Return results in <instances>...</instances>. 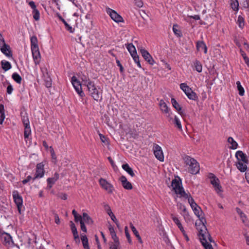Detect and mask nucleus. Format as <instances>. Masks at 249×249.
<instances>
[{"label":"nucleus","mask_w":249,"mask_h":249,"mask_svg":"<svg viewBox=\"0 0 249 249\" xmlns=\"http://www.w3.org/2000/svg\"><path fill=\"white\" fill-rule=\"evenodd\" d=\"M228 142L231 144L230 146V149H236L237 148L238 143L232 137H230L228 138Z\"/></svg>","instance_id":"nucleus-25"},{"label":"nucleus","mask_w":249,"mask_h":249,"mask_svg":"<svg viewBox=\"0 0 249 249\" xmlns=\"http://www.w3.org/2000/svg\"><path fill=\"white\" fill-rule=\"evenodd\" d=\"M180 89L184 92L187 97L191 100H195L197 98L196 93L185 83L180 85Z\"/></svg>","instance_id":"nucleus-5"},{"label":"nucleus","mask_w":249,"mask_h":249,"mask_svg":"<svg viewBox=\"0 0 249 249\" xmlns=\"http://www.w3.org/2000/svg\"><path fill=\"white\" fill-rule=\"evenodd\" d=\"M33 18L36 20H38L40 18V13L39 11L36 9H34V10H33Z\"/></svg>","instance_id":"nucleus-42"},{"label":"nucleus","mask_w":249,"mask_h":249,"mask_svg":"<svg viewBox=\"0 0 249 249\" xmlns=\"http://www.w3.org/2000/svg\"><path fill=\"white\" fill-rule=\"evenodd\" d=\"M29 5L33 9V10H34V9H36L35 3L33 1H30L29 2Z\"/></svg>","instance_id":"nucleus-62"},{"label":"nucleus","mask_w":249,"mask_h":249,"mask_svg":"<svg viewBox=\"0 0 249 249\" xmlns=\"http://www.w3.org/2000/svg\"><path fill=\"white\" fill-rule=\"evenodd\" d=\"M99 136L102 142L106 143V142H107L106 138L103 134H100Z\"/></svg>","instance_id":"nucleus-56"},{"label":"nucleus","mask_w":249,"mask_h":249,"mask_svg":"<svg viewBox=\"0 0 249 249\" xmlns=\"http://www.w3.org/2000/svg\"><path fill=\"white\" fill-rule=\"evenodd\" d=\"M104 208L106 211H107V213L109 215L113 213L110 206L108 204L105 205Z\"/></svg>","instance_id":"nucleus-46"},{"label":"nucleus","mask_w":249,"mask_h":249,"mask_svg":"<svg viewBox=\"0 0 249 249\" xmlns=\"http://www.w3.org/2000/svg\"><path fill=\"white\" fill-rule=\"evenodd\" d=\"M123 187L126 190H131L133 188L132 184L129 182L125 177L122 176L120 178Z\"/></svg>","instance_id":"nucleus-16"},{"label":"nucleus","mask_w":249,"mask_h":249,"mask_svg":"<svg viewBox=\"0 0 249 249\" xmlns=\"http://www.w3.org/2000/svg\"><path fill=\"white\" fill-rule=\"evenodd\" d=\"M171 187L175 193L179 196L184 198L188 197V194L185 193L182 186L181 181L180 179H174L172 181Z\"/></svg>","instance_id":"nucleus-4"},{"label":"nucleus","mask_w":249,"mask_h":249,"mask_svg":"<svg viewBox=\"0 0 249 249\" xmlns=\"http://www.w3.org/2000/svg\"><path fill=\"white\" fill-rule=\"evenodd\" d=\"M81 240L85 249H89L88 240L86 235L81 236Z\"/></svg>","instance_id":"nucleus-36"},{"label":"nucleus","mask_w":249,"mask_h":249,"mask_svg":"<svg viewBox=\"0 0 249 249\" xmlns=\"http://www.w3.org/2000/svg\"><path fill=\"white\" fill-rule=\"evenodd\" d=\"M58 197L63 200H66L67 199V194L64 193L59 194Z\"/></svg>","instance_id":"nucleus-55"},{"label":"nucleus","mask_w":249,"mask_h":249,"mask_svg":"<svg viewBox=\"0 0 249 249\" xmlns=\"http://www.w3.org/2000/svg\"><path fill=\"white\" fill-rule=\"evenodd\" d=\"M124 231H125V235H126V237L127 239V241L128 242V243L129 244H131L132 243V240L131 239V238H130V235L128 232V228H127V227H125V228H124Z\"/></svg>","instance_id":"nucleus-44"},{"label":"nucleus","mask_w":249,"mask_h":249,"mask_svg":"<svg viewBox=\"0 0 249 249\" xmlns=\"http://www.w3.org/2000/svg\"><path fill=\"white\" fill-rule=\"evenodd\" d=\"M31 134V130L30 125L24 126V137L25 139L28 138Z\"/></svg>","instance_id":"nucleus-35"},{"label":"nucleus","mask_w":249,"mask_h":249,"mask_svg":"<svg viewBox=\"0 0 249 249\" xmlns=\"http://www.w3.org/2000/svg\"><path fill=\"white\" fill-rule=\"evenodd\" d=\"M1 240L2 243L6 247H12L14 244L12 237L7 233H3L1 234Z\"/></svg>","instance_id":"nucleus-11"},{"label":"nucleus","mask_w":249,"mask_h":249,"mask_svg":"<svg viewBox=\"0 0 249 249\" xmlns=\"http://www.w3.org/2000/svg\"><path fill=\"white\" fill-rule=\"evenodd\" d=\"M31 50L38 49V40L36 36H32L31 38Z\"/></svg>","instance_id":"nucleus-22"},{"label":"nucleus","mask_w":249,"mask_h":249,"mask_svg":"<svg viewBox=\"0 0 249 249\" xmlns=\"http://www.w3.org/2000/svg\"><path fill=\"white\" fill-rule=\"evenodd\" d=\"M87 224H90L92 223V220L91 217L86 213H83V219Z\"/></svg>","instance_id":"nucleus-32"},{"label":"nucleus","mask_w":249,"mask_h":249,"mask_svg":"<svg viewBox=\"0 0 249 249\" xmlns=\"http://www.w3.org/2000/svg\"><path fill=\"white\" fill-rule=\"evenodd\" d=\"M141 53L143 58L150 65H153L155 61L150 53L145 49H141Z\"/></svg>","instance_id":"nucleus-14"},{"label":"nucleus","mask_w":249,"mask_h":249,"mask_svg":"<svg viewBox=\"0 0 249 249\" xmlns=\"http://www.w3.org/2000/svg\"><path fill=\"white\" fill-rule=\"evenodd\" d=\"M48 184H51L53 185L56 182L55 180L53 178H49L47 179Z\"/></svg>","instance_id":"nucleus-54"},{"label":"nucleus","mask_w":249,"mask_h":249,"mask_svg":"<svg viewBox=\"0 0 249 249\" xmlns=\"http://www.w3.org/2000/svg\"><path fill=\"white\" fill-rule=\"evenodd\" d=\"M153 151L156 158L160 161H163L164 156L161 147L158 144H155Z\"/></svg>","instance_id":"nucleus-13"},{"label":"nucleus","mask_w":249,"mask_h":249,"mask_svg":"<svg viewBox=\"0 0 249 249\" xmlns=\"http://www.w3.org/2000/svg\"><path fill=\"white\" fill-rule=\"evenodd\" d=\"M44 164L43 162L39 163L37 164L36 167V172L35 177L33 178V180H35L36 178H41L44 175Z\"/></svg>","instance_id":"nucleus-12"},{"label":"nucleus","mask_w":249,"mask_h":249,"mask_svg":"<svg viewBox=\"0 0 249 249\" xmlns=\"http://www.w3.org/2000/svg\"><path fill=\"white\" fill-rule=\"evenodd\" d=\"M106 11L111 19L116 22L119 23L124 22V19L122 16L118 14L115 10L109 8H107Z\"/></svg>","instance_id":"nucleus-7"},{"label":"nucleus","mask_w":249,"mask_h":249,"mask_svg":"<svg viewBox=\"0 0 249 249\" xmlns=\"http://www.w3.org/2000/svg\"><path fill=\"white\" fill-rule=\"evenodd\" d=\"M50 149H51L50 152H51L52 157L53 159H54L55 160L56 159V156H55L54 150L52 148V146L50 147Z\"/></svg>","instance_id":"nucleus-60"},{"label":"nucleus","mask_w":249,"mask_h":249,"mask_svg":"<svg viewBox=\"0 0 249 249\" xmlns=\"http://www.w3.org/2000/svg\"><path fill=\"white\" fill-rule=\"evenodd\" d=\"M65 27H66V28L67 29V30L68 31H69L70 33H73L74 32V29L72 28V27L70 26L68 24V25L65 26Z\"/></svg>","instance_id":"nucleus-64"},{"label":"nucleus","mask_w":249,"mask_h":249,"mask_svg":"<svg viewBox=\"0 0 249 249\" xmlns=\"http://www.w3.org/2000/svg\"><path fill=\"white\" fill-rule=\"evenodd\" d=\"M120 245V243H114V244H111L110 246L109 249H118V247Z\"/></svg>","instance_id":"nucleus-51"},{"label":"nucleus","mask_w":249,"mask_h":249,"mask_svg":"<svg viewBox=\"0 0 249 249\" xmlns=\"http://www.w3.org/2000/svg\"><path fill=\"white\" fill-rule=\"evenodd\" d=\"M178 26L177 25H174L173 27V31L175 34L180 36V31L178 29Z\"/></svg>","instance_id":"nucleus-45"},{"label":"nucleus","mask_w":249,"mask_h":249,"mask_svg":"<svg viewBox=\"0 0 249 249\" xmlns=\"http://www.w3.org/2000/svg\"><path fill=\"white\" fill-rule=\"evenodd\" d=\"M80 226H81V230L85 232H87V229H86V227L85 225V224H84V222L83 221V220H80Z\"/></svg>","instance_id":"nucleus-50"},{"label":"nucleus","mask_w":249,"mask_h":249,"mask_svg":"<svg viewBox=\"0 0 249 249\" xmlns=\"http://www.w3.org/2000/svg\"><path fill=\"white\" fill-rule=\"evenodd\" d=\"M1 52L6 56L12 57V54L11 51L10 47L9 45L6 44L0 47Z\"/></svg>","instance_id":"nucleus-19"},{"label":"nucleus","mask_w":249,"mask_h":249,"mask_svg":"<svg viewBox=\"0 0 249 249\" xmlns=\"http://www.w3.org/2000/svg\"><path fill=\"white\" fill-rule=\"evenodd\" d=\"M231 8L235 11H237L239 9V3L237 0H231Z\"/></svg>","instance_id":"nucleus-33"},{"label":"nucleus","mask_w":249,"mask_h":249,"mask_svg":"<svg viewBox=\"0 0 249 249\" xmlns=\"http://www.w3.org/2000/svg\"><path fill=\"white\" fill-rule=\"evenodd\" d=\"M45 85L47 88H49L51 87L52 85V81L50 78L49 80H46Z\"/></svg>","instance_id":"nucleus-63"},{"label":"nucleus","mask_w":249,"mask_h":249,"mask_svg":"<svg viewBox=\"0 0 249 249\" xmlns=\"http://www.w3.org/2000/svg\"><path fill=\"white\" fill-rule=\"evenodd\" d=\"M32 50L33 57L36 65L39 64L41 59V55L38 49H33Z\"/></svg>","instance_id":"nucleus-15"},{"label":"nucleus","mask_w":249,"mask_h":249,"mask_svg":"<svg viewBox=\"0 0 249 249\" xmlns=\"http://www.w3.org/2000/svg\"><path fill=\"white\" fill-rule=\"evenodd\" d=\"M194 66L195 67L196 70L198 72H200L202 71V66L200 62L198 60H196L194 63Z\"/></svg>","instance_id":"nucleus-37"},{"label":"nucleus","mask_w":249,"mask_h":249,"mask_svg":"<svg viewBox=\"0 0 249 249\" xmlns=\"http://www.w3.org/2000/svg\"><path fill=\"white\" fill-rule=\"evenodd\" d=\"M209 178L211 179V183L213 185L215 191L219 193L222 191V187L220 185V181L218 178H217L214 174L210 173L209 175Z\"/></svg>","instance_id":"nucleus-6"},{"label":"nucleus","mask_w":249,"mask_h":249,"mask_svg":"<svg viewBox=\"0 0 249 249\" xmlns=\"http://www.w3.org/2000/svg\"><path fill=\"white\" fill-rule=\"evenodd\" d=\"M195 214L199 218V223L201 224V227L197 229L199 231V238L202 245L205 249H213L212 246L209 242H214L210 233L208 232L207 228L205 226L206 223V219L202 217L200 218L202 213L201 208L198 206L197 208L193 210Z\"/></svg>","instance_id":"nucleus-1"},{"label":"nucleus","mask_w":249,"mask_h":249,"mask_svg":"<svg viewBox=\"0 0 249 249\" xmlns=\"http://www.w3.org/2000/svg\"><path fill=\"white\" fill-rule=\"evenodd\" d=\"M83 81L85 82V85L87 86L89 94L91 96L92 98L96 101H100L102 98V95L100 93L99 89H98L94 83L90 80Z\"/></svg>","instance_id":"nucleus-2"},{"label":"nucleus","mask_w":249,"mask_h":249,"mask_svg":"<svg viewBox=\"0 0 249 249\" xmlns=\"http://www.w3.org/2000/svg\"><path fill=\"white\" fill-rule=\"evenodd\" d=\"M242 4L244 8H248L249 7V0H243Z\"/></svg>","instance_id":"nucleus-52"},{"label":"nucleus","mask_w":249,"mask_h":249,"mask_svg":"<svg viewBox=\"0 0 249 249\" xmlns=\"http://www.w3.org/2000/svg\"><path fill=\"white\" fill-rule=\"evenodd\" d=\"M184 162L188 166V172L192 174H196L199 171V165L197 161L189 156H186L184 158Z\"/></svg>","instance_id":"nucleus-3"},{"label":"nucleus","mask_w":249,"mask_h":249,"mask_svg":"<svg viewBox=\"0 0 249 249\" xmlns=\"http://www.w3.org/2000/svg\"><path fill=\"white\" fill-rule=\"evenodd\" d=\"M71 83L77 93L81 96L83 97L84 93L82 91L80 82L74 76L71 78Z\"/></svg>","instance_id":"nucleus-9"},{"label":"nucleus","mask_w":249,"mask_h":249,"mask_svg":"<svg viewBox=\"0 0 249 249\" xmlns=\"http://www.w3.org/2000/svg\"><path fill=\"white\" fill-rule=\"evenodd\" d=\"M131 56L133 57V59L134 60V61H135V63H137V66L139 67V68H141V65L140 64V62L139 61V56L137 55V53H136V54L135 55H131Z\"/></svg>","instance_id":"nucleus-43"},{"label":"nucleus","mask_w":249,"mask_h":249,"mask_svg":"<svg viewBox=\"0 0 249 249\" xmlns=\"http://www.w3.org/2000/svg\"><path fill=\"white\" fill-rule=\"evenodd\" d=\"M196 49L197 51H203L204 53H207V47L205 43L203 41H198L196 42Z\"/></svg>","instance_id":"nucleus-18"},{"label":"nucleus","mask_w":249,"mask_h":249,"mask_svg":"<svg viewBox=\"0 0 249 249\" xmlns=\"http://www.w3.org/2000/svg\"><path fill=\"white\" fill-rule=\"evenodd\" d=\"M175 126L179 130H182V126L179 119L177 116H175L173 121Z\"/></svg>","instance_id":"nucleus-39"},{"label":"nucleus","mask_w":249,"mask_h":249,"mask_svg":"<svg viewBox=\"0 0 249 249\" xmlns=\"http://www.w3.org/2000/svg\"><path fill=\"white\" fill-rule=\"evenodd\" d=\"M13 79L18 84H21L22 81L21 77L17 72H14L12 75Z\"/></svg>","instance_id":"nucleus-34"},{"label":"nucleus","mask_w":249,"mask_h":249,"mask_svg":"<svg viewBox=\"0 0 249 249\" xmlns=\"http://www.w3.org/2000/svg\"><path fill=\"white\" fill-rule=\"evenodd\" d=\"M22 121L23 123L24 126L29 125V121L27 117L23 116L22 118Z\"/></svg>","instance_id":"nucleus-47"},{"label":"nucleus","mask_w":249,"mask_h":249,"mask_svg":"<svg viewBox=\"0 0 249 249\" xmlns=\"http://www.w3.org/2000/svg\"><path fill=\"white\" fill-rule=\"evenodd\" d=\"M99 184L101 187L106 190L108 193H112L114 190L113 186L108 182L106 179L101 178L99 180Z\"/></svg>","instance_id":"nucleus-8"},{"label":"nucleus","mask_w":249,"mask_h":249,"mask_svg":"<svg viewBox=\"0 0 249 249\" xmlns=\"http://www.w3.org/2000/svg\"><path fill=\"white\" fill-rule=\"evenodd\" d=\"M130 228L131 229L134 234L136 236V237L137 238V239L138 240V241L141 244L142 243V240L141 238V237L140 236L138 231L136 230L135 227L134 226V225L132 224H130Z\"/></svg>","instance_id":"nucleus-24"},{"label":"nucleus","mask_w":249,"mask_h":249,"mask_svg":"<svg viewBox=\"0 0 249 249\" xmlns=\"http://www.w3.org/2000/svg\"><path fill=\"white\" fill-rule=\"evenodd\" d=\"M126 48L130 53L131 55H132V54L133 55L136 54L137 52L136 48L132 43L128 44L126 46Z\"/></svg>","instance_id":"nucleus-27"},{"label":"nucleus","mask_w":249,"mask_h":249,"mask_svg":"<svg viewBox=\"0 0 249 249\" xmlns=\"http://www.w3.org/2000/svg\"><path fill=\"white\" fill-rule=\"evenodd\" d=\"M5 118L4 114V107L2 104H0V124L3 123V120Z\"/></svg>","instance_id":"nucleus-29"},{"label":"nucleus","mask_w":249,"mask_h":249,"mask_svg":"<svg viewBox=\"0 0 249 249\" xmlns=\"http://www.w3.org/2000/svg\"><path fill=\"white\" fill-rule=\"evenodd\" d=\"M171 103L173 106V107L178 111L181 110V107H180V105L178 104V103L177 102V101L175 100V99L172 98L171 99Z\"/></svg>","instance_id":"nucleus-38"},{"label":"nucleus","mask_w":249,"mask_h":249,"mask_svg":"<svg viewBox=\"0 0 249 249\" xmlns=\"http://www.w3.org/2000/svg\"><path fill=\"white\" fill-rule=\"evenodd\" d=\"M237 88L239 91V94L241 96H243L244 94V89L241 86L240 82L238 81L236 82Z\"/></svg>","instance_id":"nucleus-40"},{"label":"nucleus","mask_w":249,"mask_h":249,"mask_svg":"<svg viewBox=\"0 0 249 249\" xmlns=\"http://www.w3.org/2000/svg\"><path fill=\"white\" fill-rule=\"evenodd\" d=\"M135 4L138 7H142L143 6V2L142 0H134Z\"/></svg>","instance_id":"nucleus-49"},{"label":"nucleus","mask_w":249,"mask_h":249,"mask_svg":"<svg viewBox=\"0 0 249 249\" xmlns=\"http://www.w3.org/2000/svg\"><path fill=\"white\" fill-rule=\"evenodd\" d=\"M13 90V88L12 86L10 84L8 83V86H7V89H6L7 93L9 94H10L12 93Z\"/></svg>","instance_id":"nucleus-48"},{"label":"nucleus","mask_w":249,"mask_h":249,"mask_svg":"<svg viewBox=\"0 0 249 249\" xmlns=\"http://www.w3.org/2000/svg\"><path fill=\"white\" fill-rule=\"evenodd\" d=\"M54 217L55 223L57 224H60V219H59L58 215L57 214L55 213V214H54Z\"/></svg>","instance_id":"nucleus-59"},{"label":"nucleus","mask_w":249,"mask_h":249,"mask_svg":"<svg viewBox=\"0 0 249 249\" xmlns=\"http://www.w3.org/2000/svg\"><path fill=\"white\" fill-rule=\"evenodd\" d=\"M186 198L188 199V202L190 204L193 210L196 208H197V207H198V206L195 202L193 197L190 195H189V196L188 195V197H187Z\"/></svg>","instance_id":"nucleus-28"},{"label":"nucleus","mask_w":249,"mask_h":249,"mask_svg":"<svg viewBox=\"0 0 249 249\" xmlns=\"http://www.w3.org/2000/svg\"><path fill=\"white\" fill-rule=\"evenodd\" d=\"M122 168L125 170L127 173H128L131 177H134L135 174L131 168L129 167L128 164H124L122 165Z\"/></svg>","instance_id":"nucleus-26"},{"label":"nucleus","mask_w":249,"mask_h":249,"mask_svg":"<svg viewBox=\"0 0 249 249\" xmlns=\"http://www.w3.org/2000/svg\"><path fill=\"white\" fill-rule=\"evenodd\" d=\"M2 68L5 71H7L11 68V65L10 62L7 61H2L1 62Z\"/></svg>","instance_id":"nucleus-30"},{"label":"nucleus","mask_w":249,"mask_h":249,"mask_svg":"<svg viewBox=\"0 0 249 249\" xmlns=\"http://www.w3.org/2000/svg\"><path fill=\"white\" fill-rule=\"evenodd\" d=\"M71 230L72 232L73 233L74 238L75 239H76V238L78 239L79 236H78V232L77 231V229H76L74 224L72 221H71Z\"/></svg>","instance_id":"nucleus-31"},{"label":"nucleus","mask_w":249,"mask_h":249,"mask_svg":"<svg viewBox=\"0 0 249 249\" xmlns=\"http://www.w3.org/2000/svg\"><path fill=\"white\" fill-rule=\"evenodd\" d=\"M235 157L238 161L248 162V160L246 155L241 151H237L235 153Z\"/></svg>","instance_id":"nucleus-20"},{"label":"nucleus","mask_w":249,"mask_h":249,"mask_svg":"<svg viewBox=\"0 0 249 249\" xmlns=\"http://www.w3.org/2000/svg\"><path fill=\"white\" fill-rule=\"evenodd\" d=\"M13 196L17 207L18 211L20 213H21V208L22 207V198L19 195L17 191H15L13 192Z\"/></svg>","instance_id":"nucleus-10"},{"label":"nucleus","mask_w":249,"mask_h":249,"mask_svg":"<svg viewBox=\"0 0 249 249\" xmlns=\"http://www.w3.org/2000/svg\"><path fill=\"white\" fill-rule=\"evenodd\" d=\"M159 105L161 111L166 114V115L169 117L170 115V109L168 108L167 104L162 100L160 102Z\"/></svg>","instance_id":"nucleus-17"},{"label":"nucleus","mask_w":249,"mask_h":249,"mask_svg":"<svg viewBox=\"0 0 249 249\" xmlns=\"http://www.w3.org/2000/svg\"><path fill=\"white\" fill-rule=\"evenodd\" d=\"M108 230L111 235L116 233L113 227L111 225H109L108 227Z\"/></svg>","instance_id":"nucleus-61"},{"label":"nucleus","mask_w":249,"mask_h":249,"mask_svg":"<svg viewBox=\"0 0 249 249\" xmlns=\"http://www.w3.org/2000/svg\"><path fill=\"white\" fill-rule=\"evenodd\" d=\"M171 218L172 219L173 221L175 223V224L177 225V226L179 229L180 231L181 232L184 231L183 227L182 226V224H181L180 221H179V220L178 219V217H177L176 216H174L173 214H172L171 215Z\"/></svg>","instance_id":"nucleus-23"},{"label":"nucleus","mask_w":249,"mask_h":249,"mask_svg":"<svg viewBox=\"0 0 249 249\" xmlns=\"http://www.w3.org/2000/svg\"><path fill=\"white\" fill-rule=\"evenodd\" d=\"M32 178V177L31 176H29L27 177V178L26 179L23 180L22 181V182L23 184H25L27 183H28Z\"/></svg>","instance_id":"nucleus-58"},{"label":"nucleus","mask_w":249,"mask_h":249,"mask_svg":"<svg viewBox=\"0 0 249 249\" xmlns=\"http://www.w3.org/2000/svg\"><path fill=\"white\" fill-rule=\"evenodd\" d=\"M248 162L238 161L236 163V167L241 172H245L247 169Z\"/></svg>","instance_id":"nucleus-21"},{"label":"nucleus","mask_w":249,"mask_h":249,"mask_svg":"<svg viewBox=\"0 0 249 249\" xmlns=\"http://www.w3.org/2000/svg\"><path fill=\"white\" fill-rule=\"evenodd\" d=\"M111 235V237H112V239L114 241V243H117V244H118V243H119V238L117 236V235L116 233L114 234H112Z\"/></svg>","instance_id":"nucleus-53"},{"label":"nucleus","mask_w":249,"mask_h":249,"mask_svg":"<svg viewBox=\"0 0 249 249\" xmlns=\"http://www.w3.org/2000/svg\"><path fill=\"white\" fill-rule=\"evenodd\" d=\"M237 23L240 28L242 29L243 28L244 26V19L241 16H239L238 17Z\"/></svg>","instance_id":"nucleus-41"},{"label":"nucleus","mask_w":249,"mask_h":249,"mask_svg":"<svg viewBox=\"0 0 249 249\" xmlns=\"http://www.w3.org/2000/svg\"><path fill=\"white\" fill-rule=\"evenodd\" d=\"M116 63H117V66L120 67V71L121 72H123L124 71V68H123V66L122 65V64H121L120 61L118 60H117Z\"/></svg>","instance_id":"nucleus-57"}]
</instances>
